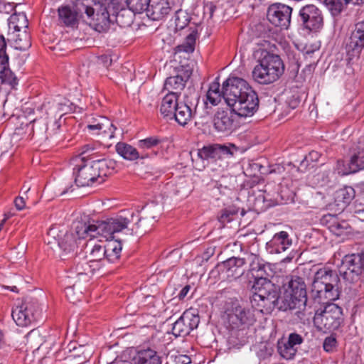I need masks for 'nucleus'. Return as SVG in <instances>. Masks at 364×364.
I'll list each match as a JSON object with an SVG mask.
<instances>
[{
  "label": "nucleus",
  "instance_id": "obj_45",
  "mask_svg": "<svg viewBox=\"0 0 364 364\" xmlns=\"http://www.w3.org/2000/svg\"><path fill=\"white\" fill-rule=\"evenodd\" d=\"M132 11L126 9L119 11H117L114 14L116 16V22L121 27H127L131 26L133 21V15Z\"/></svg>",
  "mask_w": 364,
  "mask_h": 364
},
{
  "label": "nucleus",
  "instance_id": "obj_62",
  "mask_svg": "<svg viewBox=\"0 0 364 364\" xmlns=\"http://www.w3.org/2000/svg\"><path fill=\"white\" fill-rule=\"evenodd\" d=\"M348 1L353 4H359L360 1H361L362 0H348Z\"/></svg>",
  "mask_w": 364,
  "mask_h": 364
},
{
  "label": "nucleus",
  "instance_id": "obj_49",
  "mask_svg": "<svg viewBox=\"0 0 364 364\" xmlns=\"http://www.w3.org/2000/svg\"><path fill=\"white\" fill-rule=\"evenodd\" d=\"M76 287V284H73V286L67 287L65 289V295L68 300H70L72 303H75L77 301H80L82 297V291H80L78 295L75 296V294L74 292V289Z\"/></svg>",
  "mask_w": 364,
  "mask_h": 364
},
{
  "label": "nucleus",
  "instance_id": "obj_25",
  "mask_svg": "<svg viewBox=\"0 0 364 364\" xmlns=\"http://www.w3.org/2000/svg\"><path fill=\"white\" fill-rule=\"evenodd\" d=\"M11 24L13 25V28L16 31H21L22 29L24 30L23 36V39L19 38L16 40V43L18 45L21 49H24L26 47L31 46L30 37L26 32V29L28 26V21L24 13H19L11 16Z\"/></svg>",
  "mask_w": 364,
  "mask_h": 364
},
{
  "label": "nucleus",
  "instance_id": "obj_23",
  "mask_svg": "<svg viewBox=\"0 0 364 364\" xmlns=\"http://www.w3.org/2000/svg\"><path fill=\"white\" fill-rule=\"evenodd\" d=\"M196 106L188 99L181 101L170 119H174L179 125L186 126L196 114Z\"/></svg>",
  "mask_w": 364,
  "mask_h": 364
},
{
  "label": "nucleus",
  "instance_id": "obj_12",
  "mask_svg": "<svg viewBox=\"0 0 364 364\" xmlns=\"http://www.w3.org/2000/svg\"><path fill=\"white\" fill-rule=\"evenodd\" d=\"M237 151V148L232 144L221 145L218 144L204 146L198 150V157L202 161L223 160L226 158H231Z\"/></svg>",
  "mask_w": 364,
  "mask_h": 364
},
{
  "label": "nucleus",
  "instance_id": "obj_5",
  "mask_svg": "<svg viewBox=\"0 0 364 364\" xmlns=\"http://www.w3.org/2000/svg\"><path fill=\"white\" fill-rule=\"evenodd\" d=\"M343 310L338 305L331 303L319 306H315L314 323L321 331H333L338 328L343 318Z\"/></svg>",
  "mask_w": 364,
  "mask_h": 364
},
{
  "label": "nucleus",
  "instance_id": "obj_42",
  "mask_svg": "<svg viewBox=\"0 0 364 364\" xmlns=\"http://www.w3.org/2000/svg\"><path fill=\"white\" fill-rule=\"evenodd\" d=\"M97 269L92 264L83 259L77 262L74 267H72V271L76 275H89L92 274L94 271Z\"/></svg>",
  "mask_w": 364,
  "mask_h": 364
},
{
  "label": "nucleus",
  "instance_id": "obj_56",
  "mask_svg": "<svg viewBox=\"0 0 364 364\" xmlns=\"http://www.w3.org/2000/svg\"><path fill=\"white\" fill-rule=\"evenodd\" d=\"M287 104L289 108L294 109L300 104V100L298 97L291 96L287 100Z\"/></svg>",
  "mask_w": 364,
  "mask_h": 364
},
{
  "label": "nucleus",
  "instance_id": "obj_63",
  "mask_svg": "<svg viewBox=\"0 0 364 364\" xmlns=\"http://www.w3.org/2000/svg\"><path fill=\"white\" fill-rule=\"evenodd\" d=\"M10 289L14 292H18V288L16 286L11 287Z\"/></svg>",
  "mask_w": 364,
  "mask_h": 364
},
{
  "label": "nucleus",
  "instance_id": "obj_15",
  "mask_svg": "<svg viewBox=\"0 0 364 364\" xmlns=\"http://www.w3.org/2000/svg\"><path fill=\"white\" fill-rule=\"evenodd\" d=\"M227 321L232 329H237L252 324L255 319L250 309L235 304L227 311Z\"/></svg>",
  "mask_w": 364,
  "mask_h": 364
},
{
  "label": "nucleus",
  "instance_id": "obj_39",
  "mask_svg": "<svg viewBox=\"0 0 364 364\" xmlns=\"http://www.w3.org/2000/svg\"><path fill=\"white\" fill-rule=\"evenodd\" d=\"M222 99H223V90L220 91L219 82H213L206 93L205 103L215 106L221 102Z\"/></svg>",
  "mask_w": 364,
  "mask_h": 364
},
{
  "label": "nucleus",
  "instance_id": "obj_2",
  "mask_svg": "<svg viewBox=\"0 0 364 364\" xmlns=\"http://www.w3.org/2000/svg\"><path fill=\"white\" fill-rule=\"evenodd\" d=\"M94 151L93 145H84L79 149V156L73 159L76 163L73 168L75 182L79 187L101 183L112 172V162L105 159H95Z\"/></svg>",
  "mask_w": 364,
  "mask_h": 364
},
{
  "label": "nucleus",
  "instance_id": "obj_29",
  "mask_svg": "<svg viewBox=\"0 0 364 364\" xmlns=\"http://www.w3.org/2000/svg\"><path fill=\"white\" fill-rule=\"evenodd\" d=\"M338 280V276L331 269L328 268H321L315 274L312 285H316L317 288L324 287L336 288L333 283Z\"/></svg>",
  "mask_w": 364,
  "mask_h": 364
},
{
  "label": "nucleus",
  "instance_id": "obj_60",
  "mask_svg": "<svg viewBox=\"0 0 364 364\" xmlns=\"http://www.w3.org/2000/svg\"><path fill=\"white\" fill-rule=\"evenodd\" d=\"M361 212H364V201H360L359 203L356 202L355 205V213H359Z\"/></svg>",
  "mask_w": 364,
  "mask_h": 364
},
{
  "label": "nucleus",
  "instance_id": "obj_16",
  "mask_svg": "<svg viewBox=\"0 0 364 364\" xmlns=\"http://www.w3.org/2000/svg\"><path fill=\"white\" fill-rule=\"evenodd\" d=\"M200 323L198 314L193 309L185 311L173 323L172 333L176 337H184L196 328Z\"/></svg>",
  "mask_w": 364,
  "mask_h": 364
},
{
  "label": "nucleus",
  "instance_id": "obj_58",
  "mask_svg": "<svg viewBox=\"0 0 364 364\" xmlns=\"http://www.w3.org/2000/svg\"><path fill=\"white\" fill-rule=\"evenodd\" d=\"M14 204L17 210H23L26 206V202L23 197L18 196L14 200Z\"/></svg>",
  "mask_w": 364,
  "mask_h": 364
},
{
  "label": "nucleus",
  "instance_id": "obj_44",
  "mask_svg": "<svg viewBox=\"0 0 364 364\" xmlns=\"http://www.w3.org/2000/svg\"><path fill=\"white\" fill-rule=\"evenodd\" d=\"M151 0H126L127 7L132 12L141 14L149 8Z\"/></svg>",
  "mask_w": 364,
  "mask_h": 364
},
{
  "label": "nucleus",
  "instance_id": "obj_30",
  "mask_svg": "<svg viewBox=\"0 0 364 364\" xmlns=\"http://www.w3.org/2000/svg\"><path fill=\"white\" fill-rule=\"evenodd\" d=\"M87 257L97 269L106 264V248L104 245L97 243L92 247L87 245Z\"/></svg>",
  "mask_w": 364,
  "mask_h": 364
},
{
  "label": "nucleus",
  "instance_id": "obj_35",
  "mask_svg": "<svg viewBox=\"0 0 364 364\" xmlns=\"http://www.w3.org/2000/svg\"><path fill=\"white\" fill-rule=\"evenodd\" d=\"M343 265L350 273L364 277V254L346 256Z\"/></svg>",
  "mask_w": 364,
  "mask_h": 364
},
{
  "label": "nucleus",
  "instance_id": "obj_19",
  "mask_svg": "<svg viewBox=\"0 0 364 364\" xmlns=\"http://www.w3.org/2000/svg\"><path fill=\"white\" fill-rule=\"evenodd\" d=\"M245 259L231 257L219 264L222 274L230 281L236 279L245 273Z\"/></svg>",
  "mask_w": 364,
  "mask_h": 364
},
{
  "label": "nucleus",
  "instance_id": "obj_46",
  "mask_svg": "<svg viewBox=\"0 0 364 364\" xmlns=\"http://www.w3.org/2000/svg\"><path fill=\"white\" fill-rule=\"evenodd\" d=\"M333 16L338 15L344 6L350 3L348 0H323Z\"/></svg>",
  "mask_w": 364,
  "mask_h": 364
},
{
  "label": "nucleus",
  "instance_id": "obj_6",
  "mask_svg": "<svg viewBox=\"0 0 364 364\" xmlns=\"http://www.w3.org/2000/svg\"><path fill=\"white\" fill-rule=\"evenodd\" d=\"M94 0H77L75 9L70 6H61L58 9L59 21L67 27H75L78 24L79 18L82 12H85L90 19L95 18V9L92 7L91 3Z\"/></svg>",
  "mask_w": 364,
  "mask_h": 364
},
{
  "label": "nucleus",
  "instance_id": "obj_13",
  "mask_svg": "<svg viewBox=\"0 0 364 364\" xmlns=\"http://www.w3.org/2000/svg\"><path fill=\"white\" fill-rule=\"evenodd\" d=\"M192 73L193 69L189 65L177 67L176 75L166 79L164 84V90L169 93H174L180 96Z\"/></svg>",
  "mask_w": 364,
  "mask_h": 364
},
{
  "label": "nucleus",
  "instance_id": "obj_14",
  "mask_svg": "<svg viewBox=\"0 0 364 364\" xmlns=\"http://www.w3.org/2000/svg\"><path fill=\"white\" fill-rule=\"evenodd\" d=\"M292 11V8L288 5L275 3L269 6L267 16L272 24L287 29L291 23Z\"/></svg>",
  "mask_w": 364,
  "mask_h": 364
},
{
  "label": "nucleus",
  "instance_id": "obj_1",
  "mask_svg": "<svg viewBox=\"0 0 364 364\" xmlns=\"http://www.w3.org/2000/svg\"><path fill=\"white\" fill-rule=\"evenodd\" d=\"M130 220L122 215L111 218L107 220L93 221L92 223H78L75 230L80 238L86 237H101L109 240L105 247L106 248V264L117 262L120 257L122 245L120 241L114 240V234L127 228Z\"/></svg>",
  "mask_w": 364,
  "mask_h": 364
},
{
  "label": "nucleus",
  "instance_id": "obj_9",
  "mask_svg": "<svg viewBox=\"0 0 364 364\" xmlns=\"http://www.w3.org/2000/svg\"><path fill=\"white\" fill-rule=\"evenodd\" d=\"M297 21L304 30L312 33L320 32L324 25L323 13L314 4L303 6L299 11Z\"/></svg>",
  "mask_w": 364,
  "mask_h": 364
},
{
  "label": "nucleus",
  "instance_id": "obj_55",
  "mask_svg": "<svg viewBox=\"0 0 364 364\" xmlns=\"http://www.w3.org/2000/svg\"><path fill=\"white\" fill-rule=\"evenodd\" d=\"M53 129L52 132L48 128H46V139H52L53 136L58 134V130L60 129V125H58L56 122H54L53 124Z\"/></svg>",
  "mask_w": 364,
  "mask_h": 364
},
{
  "label": "nucleus",
  "instance_id": "obj_17",
  "mask_svg": "<svg viewBox=\"0 0 364 364\" xmlns=\"http://www.w3.org/2000/svg\"><path fill=\"white\" fill-rule=\"evenodd\" d=\"M232 111L241 117H252L258 109L259 98L257 92L252 90L248 95L240 98L232 105H229Z\"/></svg>",
  "mask_w": 364,
  "mask_h": 364
},
{
  "label": "nucleus",
  "instance_id": "obj_24",
  "mask_svg": "<svg viewBox=\"0 0 364 364\" xmlns=\"http://www.w3.org/2000/svg\"><path fill=\"white\" fill-rule=\"evenodd\" d=\"M235 113L225 110L218 111L213 117V126L216 131L222 133H230L235 127Z\"/></svg>",
  "mask_w": 364,
  "mask_h": 364
},
{
  "label": "nucleus",
  "instance_id": "obj_43",
  "mask_svg": "<svg viewBox=\"0 0 364 364\" xmlns=\"http://www.w3.org/2000/svg\"><path fill=\"white\" fill-rule=\"evenodd\" d=\"M77 222V223H78ZM77 224L75 225L77 226ZM76 227H75V228ZM75 233H76V230L75 229ZM75 237H77L78 239H80L77 234L75 235L73 233H66L64 237L62 239L60 242H59V246L62 250L65 252L73 251L77 247V240Z\"/></svg>",
  "mask_w": 364,
  "mask_h": 364
},
{
  "label": "nucleus",
  "instance_id": "obj_26",
  "mask_svg": "<svg viewBox=\"0 0 364 364\" xmlns=\"http://www.w3.org/2000/svg\"><path fill=\"white\" fill-rule=\"evenodd\" d=\"M348 166L347 173L364 169V136L359 138L357 144L352 148V155Z\"/></svg>",
  "mask_w": 364,
  "mask_h": 364
},
{
  "label": "nucleus",
  "instance_id": "obj_64",
  "mask_svg": "<svg viewBox=\"0 0 364 364\" xmlns=\"http://www.w3.org/2000/svg\"><path fill=\"white\" fill-rule=\"evenodd\" d=\"M263 198H264V200H269V198H267V196H263ZM272 200V199H271V198H269V200Z\"/></svg>",
  "mask_w": 364,
  "mask_h": 364
},
{
  "label": "nucleus",
  "instance_id": "obj_18",
  "mask_svg": "<svg viewBox=\"0 0 364 364\" xmlns=\"http://www.w3.org/2000/svg\"><path fill=\"white\" fill-rule=\"evenodd\" d=\"M6 50V39L0 34V84H7L14 87L18 84V80L9 67V58Z\"/></svg>",
  "mask_w": 364,
  "mask_h": 364
},
{
  "label": "nucleus",
  "instance_id": "obj_47",
  "mask_svg": "<svg viewBox=\"0 0 364 364\" xmlns=\"http://www.w3.org/2000/svg\"><path fill=\"white\" fill-rule=\"evenodd\" d=\"M174 18L176 30L183 29L188 26L190 21L187 14L181 9L176 11Z\"/></svg>",
  "mask_w": 364,
  "mask_h": 364
},
{
  "label": "nucleus",
  "instance_id": "obj_57",
  "mask_svg": "<svg viewBox=\"0 0 364 364\" xmlns=\"http://www.w3.org/2000/svg\"><path fill=\"white\" fill-rule=\"evenodd\" d=\"M320 154L316 151H311L305 156V160L309 161H317L320 158Z\"/></svg>",
  "mask_w": 364,
  "mask_h": 364
},
{
  "label": "nucleus",
  "instance_id": "obj_28",
  "mask_svg": "<svg viewBox=\"0 0 364 364\" xmlns=\"http://www.w3.org/2000/svg\"><path fill=\"white\" fill-rule=\"evenodd\" d=\"M323 221L326 223L328 230L335 235L342 236L351 232V227L344 220H339L333 215H325Z\"/></svg>",
  "mask_w": 364,
  "mask_h": 364
},
{
  "label": "nucleus",
  "instance_id": "obj_3",
  "mask_svg": "<svg viewBox=\"0 0 364 364\" xmlns=\"http://www.w3.org/2000/svg\"><path fill=\"white\" fill-rule=\"evenodd\" d=\"M252 286V296L250 299L252 306L262 314H270L276 307L279 298V287L266 277L263 274Z\"/></svg>",
  "mask_w": 364,
  "mask_h": 364
},
{
  "label": "nucleus",
  "instance_id": "obj_27",
  "mask_svg": "<svg viewBox=\"0 0 364 364\" xmlns=\"http://www.w3.org/2000/svg\"><path fill=\"white\" fill-rule=\"evenodd\" d=\"M72 346V349L70 348V355L65 358V364H74V360H77L79 363H87L90 360L92 349L90 346L80 345L76 347L74 344H70Z\"/></svg>",
  "mask_w": 364,
  "mask_h": 364
},
{
  "label": "nucleus",
  "instance_id": "obj_11",
  "mask_svg": "<svg viewBox=\"0 0 364 364\" xmlns=\"http://www.w3.org/2000/svg\"><path fill=\"white\" fill-rule=\"evenodd\" d=\"M364 48V20L355 25L346 45V60L350 63L355 58H358Z\"/></svg>",
  "mask_w": 364,
  "mask_h": 364
},
{
  "label": "nucleus",
  "instance_id": "obj_4",
  "mask_svg": "<svg viewBox=\"0 0 364 364\" xmlns=\"http://www.w3.org/2000/svg\"><path fill=\"white\" fill-rule=\"evenodd\" d=\"M284 64L279 55L262 50L252 72L253 80L261 85L277 81L284 72Z\"/></svg>",
  "mask_w": 364,
  "mask_h": 364
},
{
  "label": "nucleus",
  "instance_id": "obj_51",
  "mask_svg": "<svg viewBox=\"0 0 364 364\" xmlns=\"http://www.w3.org/2000/svg\"><path fill=\"white\" fill-rule=\"evenodd\" d=\"M235 215V211H232L230 210H223L220 216L218 217V220L220 223L225 224L226 223H229L232 220L233 216Z\"/></svg>",
  "mask_w": 364,
  "mask_h": 364
},
{
  "label": "nucleus",
  "instance_id": "obj_38",
  "mask_svg": "<svg viewBox=\"0 0 364 364\" xmlns=\"http://www.w3.org/2000/svg\"><path fill=\"white\" fill-rule=\"evenodd\" d=\"M136 364H161V361L155 350L148 348L138 353Z\"/></svg>",
  "mask_w": 364,
  "mask_h": 364
},
{
  "label": "nucleus",
  "instance_id": "obj_61",
  "mask_svg": "<svg viewBox=\"0 0 364 364\" xmlns=\"http://www.w3.org/2000/svg\"><path fill=\"white\" fill-rule=\"evenodd\" d=\"M10 218V215L9 214H5L4 215V218L1 221L0 223V232L1 231V230L3 229V227L6 223V221Z\"/></svg>",
  "mask_w": 364,
  "mask_h": 364
},
{
  "label": "nucleus",
  "instance_id": "obj_20",
  "mask_svg": "<svg viewBox=\"0 0 364 364\" xmlns=\"http://www.w3.org/2000/svg\"><path fill=\"white\" fill-rule=\"evenodd\" d=\"M87 128L93 134H103L109 139L114 137L116 127L109 119L103 116H97L87 121Z\"/></svg>",
  "mask_w": 364,
  "mask_h": 364
},
{
  "label": "nucleus",
  "instance_id": "obj_50",
  "mask_svg": "<svg viewBox=\"0 0 364 364\" xmlns=\"http://www.w3.org/2000/svg\"><path fill=\"white\" fill-rule=\"evenodd\" d=\"M337 344V341L336 338L333 336H328L325 338L323 347L325 351L326 352H333Z\"/></svg>",
  "mask_w": 364,
  "mask_h": 364
},
{
  "label": "nucleus",
  "instance_id": "obj_21",
  "mask_svg": "<svg viewBox=\"0 0 364 364\" xmlns=\"http://www.w3.org/2000/svg\"><path fill=\"white\" fill-rule=\"evenodd\" d=\"M340 291L338 288H327L322 286V287L317 288L316 285H312L310 292V299L313 303L323 306L328 304H331L339 298Z\"/></svg>",
  "mask_w": 364,
  "mask_h": 364
},
{
  "label": "nucleus",
  "instance_id": "obj_8",
  "mask_svg": "<svg viewBox=\"0 0 364 364\" xmlns=\"http://www.w3.org/2000/svg\"><path fill=\"white\" fill-rule=\"evenodd\" d=\"M286 301L289 309L304 310L308 301L306 284L304 279L292 276L288 282Z\"/></svg>",
  "mask_w": 364,
  "mask_h": 364
},
{
  "label": "nucleus",
  "instance_id": "obj_48",
  "mask_svg": "<svg viewBox=\"0 0 364 364\" xmlns=\"http://www.w3.org/2000/svg\"><path fill=\"white\" fill-rule=\"evenodd\" d=\"M106 4L107 5V8L109 9H112L114 14L117 11H119L122 9H126L127 6L126 1L124 0H105Z\"/></svg>",
  "mask_w": 364,
  "mask_h": 364
},
{
  "label": "nucleus",
  "instance_id": "obj_32",
  "mask_svg": "<svg viewBox=\"0 0 364 364\" xmlns=\"http://www.w3.org/2000/svg\"><path fill=\"white\" fill-rule=\"evenodd\" d=\"M115 149L119 156L128 161H134L139 159H144L151 156L149 153H140L136 148L124 142H118Z\"/></svg>",
  "mask_w": 364,
  "mask_h": 364
},
{
  "label": "nucleus",
  "instance_id": "obj_22",
  "mask_svg": "<svg viewBox=\"0 0 364 364\" xmlns=\"http://www.w3.org/2000/svg\"><path fill=\"white\" fill-rule=\"evenodd\" d=\"M304 341L302 336L296 333H291L289 335L287 341H279L277 343V350L279 355L285 359H291L297 352L298 346Z\"/></svg>",
  "mask_w": 364,
  "mask_h": 364
},
{
  "label": "nucleus",
  "instance_id": "obj_41",
  "mask_svg": "<svg viewBox=\"0 0 364 364\" xmlns=\"http://www.w3.org/2000/svg\"><path fill=\"white\" fill-rule=\"evenodd\" d=\"M198 37L196 29L193 30L186 38L185 41L176 47L178 52L193 53L195 50L196 41Z\"/></svg>",
  "mask_w": 364,
  "mask_h": 364
},
{
  "label": "nucleus",
  "instance_id": "obj_31",
  "mask_svg": "<svg viewBox=\"0 0 364 364\" xmlns=\"http://www.w3.org/2000/svg\"><path fill=\"white\" fill-rule=\"evenodd\" d=\"M291 244L292 240L289 235L285 231H281L273 236L267 246L271 248V253H281L289 249Z\"/></svg>",
  "mask_w": 364,
  "mask_h": 364
},
{
  "label": "nucleus",
  "instance_id": "obj_37",
  "mask_svg": "<svg viewBox=\"0 0 364 364\" xmlns=\"http://www.w3.org/2000/svg\"><path fill=\"white\" fill-rule=\"evenodd\" d=\"M247 259L250 261V267L249 272L254 274L255 272H257V274L255 276L258 278L257 275L259 274H263V277H272L273 272L271 269L269 264H262L260 262L259 258L254 254H251L248 256Z\"/></svg>",
  "mask_w": 364,
  "mask_h": 364
},
{
  "label": "nucleus",
  "instance_id": "obj_53",
  "mask_svg": "<svg viewBox=\"0 0 364 364\" xmlns=\"http://www.w3.org/2000/svg\"><path fill=\"white\" fill-rule=\"evenodd\" d=\"M223 178H224V176H222L221 180H219V181L212 180L209 183L208 186L210 188H217L219 191L220 193L225 194V190L228 189L229 188L227 185H224L223 183L222 180Z\"/></svg>",
  "mask_w": 364,
  "mask_h": 364
},
{
  "label": "nucleus",
  "instance_id": "obj_7",
  "mask_svg": "<svg viewBox=\"0 0 364 364\" xmlns=\"http://www.w3.org/2000/svg\"><path fill=\"white\" fill-rule=\"evenodd\" d=\"M11 316L17 326L27 327L41 318V309L38 302L25 301L12 308Z\"/></svg>",
  "mask_w": 364,
  "mask_h": 364
},
{
  "label": "nucleus",
  "instance_id": "obj_36",
  "mask_svg": "<svg viewBox=\"0 0 364 364\" xmlns=\"http://www.w3.org/2000/svg\"><path fill=\"white\" fill-rule=\"evenodd\" d=\"M162 141L158 136H150L138 141L137 146L142 151L141 153H149L151 158L157 154V150L161 148Z\"/></svg>",
  "mask_w": 364,
  "mask_h": 364
},
{
  "label": "nucleus",
  "instance_id": "obj_33",
  "mask_svg": "<svg viewBox=\"0 0 364 364\" xmlns=\"http://www.w3.org/2000/svg\"><path fill=\"white\" fill-rule=\"evenodd\" d=\"M171 10L168 0L152 1L147 9V15L154 21H159L169 14Z\"/></svg>",
  "mask_w": 364,
  "mask_h": 364
},
{
  "label": "nucleus",
  "instance_id": "obj_52",
  "mask_svg": "<svg viewBox=\"0 0 364 364\" xmlns=\"http://www.w3.org/2000/svg\"><path fill=\"white\" fill-rule=\"evenodd\" d=\"M96 21L99 22L97 26H100V23H102L104 26H107L109 24V14L107 11V8L105 7L102 10V13L100 14H97Z\"/></svg>",
  "mask_w": 364,
  "mask_h": 364
},
{
  "label": "nucleus",
  "instance_id": "obj_10",
  "mask_svg": "<svg viewBox=\"0 0 364 364\" xmlns=\"http://www.w3.org/2000/svg\"><path fill=\"white\" fill-rule=\"evenodd\" d=\"M253 89L249 83L243 78L234 75L223 82V99L229 106L232 105L240 98L248 95Z\"/></svg>",
  "mask_w": 364,
  "mask_h": 364
},
{
  "label": "nucleus",
  "instance_id": "obj_59",
  "mask_svg": "<svg viewBox=\"0 0 364 364\" xmlns=\"http://www.w3.org/2000/svg\"><path fill=\"white\" fill-rule=\"evenodd\" d=\"M191 286L188 284V285H186L181 290V291L178 294V298H179L180 300L183 299L187 296L188 293L191 290Z\"/></svg>",
  "mask_w": 364,
  "mask_h": 364
},
{
  "label": "nucleus",
  "instance_id": "obj_54",
  "mask_svg": "<svg viewBox=\"0 0 364 364\" xmlns=\"http://www.w3.org/2000/svg\"><path fill=\"white\" fill-rule=\"evenodd\" d=\"M174 362L176 364H189L191 359L188 355L180 354L175 356Z\"/></svg>",
  "mask_w": 364,
  "mask_h": 364
},
{
  "label": "nucleus",
  "instance_id": "obj_34",
  "mask_svg": "<svg viewBox=\"0 0 364 364\" xmlns=\"http://www.w3.org/2000/svg\"><path fill=\"white\" fill-rule=\"evenodd\" d=\"M179 95L167 92L162 98L160 105V113L164 117L171 118L179 103Z\"/></svg>",
  "mask_w": 364,
  "mask_h": 364
},
{
  "label": "nucleus",
  "instance_id": "obj_40",
  "mask_svg": "<svg viewBox=\"0 0 364 364\" xmlns=\"http://www.w3.org/2000/svg\"><path fill=\"white\" fill-rule=\"evenodd\" d=\"M355 196V190L350 186H346L336 192L335 198L338 205L342 203L343 206L345 207L352 201Z\"/></svg>",
  "mask_w": 364,
  "mask_h": 364
}]
</instances>
